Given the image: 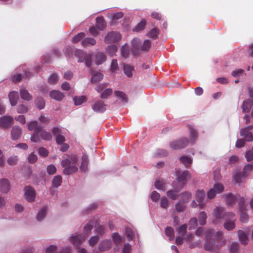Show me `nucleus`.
Returning a JSON list of instances; mask_svg holds the SVG:
<instances>
[{"mask_svg":"<svg viewBox=\"0 0 253 253\" xmlns=\"http://www.w3.org/2000/svg\"><path fill=\"white\" fill-rule=\"evenodd\" d=\"M117 50V47L115 45H110L108 46L106 48V52L108 54H109L110 56H113L115 52Z\"/></svg>","mask_w":253,"mask_h":253,"instance_id":"nucleus-47","label":"nucleus"},{"mask_svg":"<svg viewBox=\"0 0 253 253\" xmlns=\"http://www.w3.org/2000/svg\"><path fill=\"white\" fill-rule=\"evenodd\" d=\"M253 128V126H250L240 130V135L247 141H251L253 140V135L251 131Z\"/></svg>","mask_w":253,"mask_h":253,"instance_id":"nucleus-9","label":"nucleus"},{"mask_svg":"<svg viewBox=\"0 0 253 253\" xmlns=\"http://www.w3.org/2000/svg\"><path fill=\"white\" fill-rule=\"evenodd\" d=\"M211 231L210 230L209 233L206 235L207 241L205 244V249L207 251H211L215 250L216 249H218V247H215L214 245V241L212 239H210V237L211 236Z\"/></svg>","mask_w":253,"mask_h":253,"instance_id":"nucleus-11","label":"nucleus"},{"mask_svg":"<svg viewBox=\"0 0 253 253\" xmlns=\"http://www.w3.org/2000/svg\"><path fill=\"white\" fill-rule=\"evenodd\" d=\"M124 72L125 74L128 78H131L132 77L133 73L134 72V69L133 66L129 64H124Z\"/></svg>","mask_w":253,"mask_h":253,"instance_id":"nucleus-29","label":"nucleus"},{"mask_svg":"<svg viewBox=\"0 0 253 253\" xmlns=\"http://www.w3.org/2000/svg\"><path fill=\"white\" fill-rule=\"evenodd\" d=\"M239 249V244L237 242H233L230 246V253H237Z\"/></svg>","mask_w":253,"mask_h":253,"instance_id":"nucleus-50","label":"nucleus"},{"mask_svg":"<svg viewBox=\"0 0 253 253\" xmlns=\"http://www.w3.org/2000/svg\"><path fill=\"white\" fill-rule=\"evenodd\" d=\"M115 95L118 97L122 99L125 103H127L128 101L126 95L123 92L121 91H116L115 92Z\"/></svg>","mask_w":253,"mask_h":253,"instance_id":"nucleus-45","label":"nucleus"},{"mask_svg":"<svg viewBox=\"0 0 253 253\" xmlns=\"http://www.w3.org/2000/svg\"><path fill=\"white\" fill-rule=\"evenodd\" d=\"M46 170L49 174L52 175L56 172V168L54 165L51 164L47 166L46 168Z\"/></svg>","mask_w":253,"mask_h":253,"instance_id":"nucleus-63","label":"nucleus"},{"mask_svg":"<svg viewBox=\"0 0 253 253\" xmlns=\"http://www.w3.org/2000/svg\"><path fill=\"white\" fill-rule=\"evenodd\" d=\"M165 233L168 237H169V240H171L174 237L173 229L170 227H168L165 229Z\"/></svg>","mask_w":253,"mask_h":253,"instance_id":"nucleus-51","label":"nucleus"},{"mask_svg":"<svg viewBox=\"0 0 253 253\" xmlns=\"http://www.w3.org/2000/svg\"><path fill=\"white\" fill-rule=\"evenodd\" d=\"M106 105L101 100H97L94 102L91 105L92 110L97 113H103L106 110Z\"/></svg>","mask_w":253,"mask_h":253,"instance_id":"nucleus-12","label":"nucleus"},{"mask_svg":"<svg viewBox=\"0 0 253 253\" xmlns=\"http://www.w3.org/2000/svg\"><path fill=\"white\" fill-rule=\"evenodd\" d=\"M75 56L78 58L79 62H85V66L87 68H89L91 64V57L89 54H87L83 50L77 49L75 51Z\"/></svg>","mask_w":253,"mask_h":253,"instance_id":"nucleus-5","label":"nucleus"},{"mask_svg":"<svg viewBox=\"0 0 253 253\" xmlns=\"http://www.w3.org/2000/svg\"><path fill=\"white\" fill-rule=\"evenodd\" d=\"M230 216H228V219H225L226 221L224 223L223 226L225 229L227 230H232L235 228V219Z\"/></svg>","mask_w":253,"mask_h":253,"instance_id":"nucleus-20","label":"nucleus"},{"mask_svg":"<svg viewBox=\"0 0 253 253\" xmlns=\"http://www.w3.org/2000/svg\"><path fill=\"white\" fill-rule=\"evenodd\" d=\"M181 198L183 202L187 203L191 199V195L189 192L183 193L180 194Z\"/></svg>","mask_w":253,"mask_h":253,"instance_id":"nucleus-52","label":"nucleus"},{"mask_svg":"<svg viewBox=\"0 0 253 253\" xmlns=\"http://www.w3.org/2000/svg\"><path fill=\"white\" fill-rule=\"evenodd\" d=\"M206 193L203 190H198L196 194V199L199 203V205L200 209H203L205 206L204 202L205 198Z\"/></svg>","mask_w":253,"mask_h":253,"instance_id":"nucleus-16","label":"nucleus"},{"mask_svg":"<svg viewBox=\"0 0 253 253\" xmlns=\"http://www.w3.org/2000/svg\"><path fill=\"white\" fill-rule=\"evenodd\" d=\"M35 103L39 109H42L45 106V102L43 98L38 97L35 100Z\"/></svg>","mask_w":253,"mask_h":253,"instance_id":"nucleus-43","label":"nucleus"},{"mask_svg":"<svg viewBox=\"0 0 253 253\" xmlns=\"http://www.w3.org/2000/svg\"><path fill=\"white\" fill-rule=\"evenodd\" d=\"M8 98L11 106L16 105L19 99V94L18 92L12 91L8 94Z\"/></svg>","mask_w":253,"mask_h":253,"instance_id":"nucleus-24","label":"nucleus"},{"mask_svg":"<svg viewBox=\"0 0 253 253\" xmlns=\"http://www.w3.org/2000/svg\"><path fill=\"white\" fill-rule=\"evenodd\" d=\"M179 159L180 162L186 167H189L192 162V159L188 156H183L181 157Z\"/></svg>","mask_w":253,"mask_h":253,"instance_id":"nucleus-37","label":"nucleus"},{"mask_svg":"<svg viewBox=\"0 0 253 253\" xmlns=\"http://www.w3.org/2000/svg\"><path fill=\"white\" fill-rule=\"evenodd\" d=\"M99 239V238L97 235L92 236L88 240V244L89 246L93 247L98 243Z\"/></svg>","mask_w":253,"mask_h":253,"instance_id":"nucleus-59","label":"nucleus"},{"mask_svg":"<svg viewBox=\"0 0 253 253\" xmlns=\"http://www.w3.org/2000/svg\"><path fill=\"white\" fill-rule=\"evenodd\" d=\"M112 238L116 245H119L124 241V237L120 236L117 233L112 234Z\"/></svg>","mask_w":253,"mask_h":253,"instance_id":"nucleus-34","label":"nucleus"},{"mask_svg":"<svg viewBox=\"0 0 253 253\" xmlns=\"http://www.w3.org/2000/svg\"><path fill=\"white\" fill-rule=\"evenodd\" d=\"M187 225L183 224L177 228L178 233L181 236H184L186 232Z\"/></svg>","mask_w":253,"mask_h":253,"instance_id":"nucleus-61","label":"nucleus"},{"mask_svg":"<svg viewBox=\"0 0 253 253\" xmlns=\"http://www.w3.org/2000/svg\"><path fill=\"white\" fill-rule=\"evenodd\" d=\"M58 80L59 78L57 75L53 73L49 77L48 81L49 84H54L58 82Z\"/></svg>","mask_w":253,"mask_h":253,"instance_id":"nucleus-49","label":"nucleus"},{"mask_svg":"<svg viewBox=\"0 0 253 253\" xmlns=\"http://www.w3.org/2000/svg\"><path fill=\"white\" fill-rule=\"evenodd\" d=\"M145 25V21L142 20L133 28V30L136 32H139L144 29Z\"/></svg>","mask_w":253,"mask_h":253,"instance_id":"nucleus-48","label":"nucleus"},{"mask_svg":"<svg viewBox=\"0 0 253 253\" xmlns=\"http://www.w3.org/2000/svg\"><path fill=\"white\" fill-rule=\"evenodd\" d=\"M40 133L42 139L45 140H50L52 137L51 134L45 130H42V129Z\"/></svg>","mask_w":253,"mask_h":253,"instance_id":"nucleus-38","label":"nucleus"},{"mask_svg":"<svg viewBox=\"0 0 253 253\" xmlns=\"http://www.w3.org/2000/svg\"><path fill=\"white\" fill-rule=\"evenodd\" d=\"M78 158L75 155L71 156L69 159H64L61 162V166L64 168L63 173L66 175H70L77 171L78 168L77 166Z\"/></svg>","mask_w":253,"mask_h":253,"instance_id":"nucleus-1","label":"nucleus"},{"mask_svg":"<svg viewBox=\"0 0 253 253\" xmlns=\"http://www.w3.org/2000/svg\"><path fill=\"white\" fill-rule=\"evenodd\" d=\"M249 230L248 228H246L245 229V231L242 230H239L237 233L239 240L240 242L244 245H246L248 242V237L247 233L246 232H248Z\"/></svg>","mask_w":253,"mask_h":253,"instance_id":"nucleus-18","label":"nucleus"},{"mask_svg":"<svg viewBox=\"0 0 253 253\" xmlns=\"http://www.w3.org/2000/svg\"><path fill=\"white\" fill-rule=\"evenodd\" d=\"M124 14L122 12H118L115 13H111L109 15L110 19L116 20L123 17Z\"/></svg>","mask_w":253,"mask_h":253,"instance_id":"nucleus-54","label":"nucleus"},{"mask_svg":"<svg viewBox=\"0 0 253 253\" xmlns=\"http://www.w3.org/2000/svg\"><path fill=\"white\" fill-rule=\"evenodd\" d=\"M62 182V179L61 176L56 175L54 177L52 181V186L49 189L50 192L52 195H54L55 193L53 188H58L61 185Z\"/></svg>","mask_w":253,"mask_h":253,"instance_id":"nucleus-15","label":"nucleus"},{"mask_svg":"<svg viewBox=\"0 0 253 253\" xmlns=\"http://www.w3.org/2000/svg\"><path fill=\"white\" fill-rule=\"evenodd\" d=\"M82 45L84 46H87L88 45H94L96 43V41L93 38H87L84 39L82 41Z\"/></svg>","mask_w":253,"mask_h":253,"instance_id":"nucleus-41","label":"nucleus"},{"mask_svg":"<svg viewBox=\"0 0 253 253\" xmlns=\"http://www.w3.org/2000/svg\"><path fill=\"white\" fill-rule=\"evenodd\" d=\"M207 215L205 211H201L200 212L198 216V221L201 225H204L206 223V219Z\"/></svg>","mask_w":253,"mask_h":253,"instance_id":"nucleus-35","label":"nucleus"},{"mask_svg":"<svg viewBox=\"0 0 253 253\" xmlns=\"http://www.w3.org/2000/svg\"><path fill=\"white\" fill-rule=\"evenodd\" d=\"M151 199L154 202H158L160 198V195L156 191H153L150 194Z\"/></svg>","mask_w":253,"mask_h":253,"instance_id":"nucleus-58","label":"nucleus"},{"mask_svg":"<svg viewBox=\"0 0 253 253\" xmlns=\"http://www.w3.org/2000/svg\"><path fill=\"white\" fill-rule=\"evenodd\" d=\"M190 142L193 143L198 137L197 131L193 127L190 128Z\"/></svg>","mask_w":253,"mask_h":253,"instance_id":"nucleus-42","label":"nucleus"},{"mask_svg":"<svg viewBox=\"0 0 253 253\" xmlns=\"http://www.w3.org/2000/svg\"><path fill=\"white\" fill-rule=\"evenodd\" d=\"M106 56L103 53L98 52L96 55V64L97 65L101 64L106 61Z\"/></svg>","mask_w":253,"mask_h":253,"instance_id":"nucleus-33","label":"nucleus"},{"mask_svg":"<svg viewBox=\"0 0 253 253\" xmlns=\"http://www.w3.org/2000/svg\"><path fill=\"white\" fill-rule=\"evenodd\" d=\"M86 236L76 233L69 237V240L75 248H79L86 239Z\"/></svg>","mask_w":253,"mask_h":253,"instance_id":"nucleus-7","label":"nucleus"},{"mask_svg":"<svg viewBox=\"0 0 253 253\" xmlns=\"http://www.w3.org/2000/svg\"><path fill=\"white\" fill-rule=\"evenodd\" d=\"M96 26L100 30H103L105 27L104 19L103 17H97L96 18Z\"/></svg>","mask_w":253,"mask_h":253,"instance_id":"nucleus-40","label":"nucleus"},{"mask_svg":"<svg viewBox=\"0 0 253 253\" xmlns=\"http://www.w3.org/2000/svg\"><path fill=\"white\" fill-rule=\"evenodd\" d=\"M253 105V101L251 99L244 100L242 105V111L243 113H248Z\"/></svg>","mask_w":253,"mask_h":253,"instance_id":"nucleus-25","label":"nucleus"},{"mask_svg":"<svg viewBox=\"0 0 253 253\" xmlns=\"http://www.w3.org/2000/svg\"><path fill=\"white\" fill-rule=\"evenodd\" d=\"M154 185L156 189L162 191L165 190L166 183L164 182L163 179H159L156 180Z\"/></svg>","mask_w":253,"mask_h":253,"instance_id":"nucleus-32","label":"nucleus"},{"mask_svg":"<svg viewBox=\"0 0 253 253\" xmlns=\"http://www.w3.org/2000/svg\"><path fill=\"white\" fill-rule=\"evenodd\" d=\"M105 233V227L100 225H98L96 226L95 229V233L97 235H102Z\"/></svg>","mask_w":253,"mask_h":253,"instance_id":"nucleus-55","label":"nucleus"},{"mask_svg":"<svg viewBox=\"0 0 253 253\" xmlns=\"http://www.w3.org/2000/svg\"><path fill=\"white\" fill-rule=\"evenodd\" d=\"M197 225V218L195 217H193L191 218L189 222H188V226H189V229L192 230L193 229H195Z\"/></svg>","mask_w":253,"mask_h":253,"instance_id":"nucleus-57","label":"nucleus"},{"mask_svg":"<svg viewBox=\"0 0 253 253\" xmlns=\"http://www.w3.org/2000/svg\"><path fill=\"white\" fill-rule=\"evenodd\" d=\"M28 128L29 130H34V132L40 133L42 127L38 125L36 121H33L27 124Z\"/></svg>","mask_w":253,"mask_h":253,"instance_id":"nucleus-26","label":"nucleus"},{"mask_svg":"<svg viewBox=\"0 0 253 253\" xmlns=\"http://www.w3.org/2000/svg\"><path fill=\"white\" fill-rule=\"evenodd\" d=\"M47 211V208L43 207L37 213L36 218L39 221L42 220L45 217Z\"/></svg>","mask_w":253,"mask_h":253,"instance_id":"nucleus-30","label":"nucleus"},{"mask_svg":"<svg viewBox=\"0 0 253 253\" xmlns=\"http://www.w3.org/2000/svg\"><path fill=\"white\" fill-rule=\"evenodd\" d=\"M169 201L166 197H163L160 200V206L161 208L167 210L169 207Z\"/></svg>","mask_w":253,"mask_h":253,"instance_id":"nucleus-53","label":"nucleus"},{"mask_svg":"<svg viewBox=\"0 0 253 253\" xmlns=\"http://www.w3.org/2000/svg\"><path fill=\"white\" fill-rule=\"evenodd\" d=\"M224 189V186L220 183H216L213 185L212 188H211L208 191L207 195L209 199H213L217 194L221 193Z\"/></svg>","mask_w":253,"mask_h":253,"instance_id":"nucleus-8","label":"nucleus"},{"mask_svg":"<svg viewBox=\"0 0 253 253\" xmlns=\"http://www.w3.org/2000/svg\"><path fill=\"white\" fill-rule=\"evenodd\" d=\"M82 163L80 169L82 171H86L87 170L88 157L85 154H83L82 158Z\"/></svg>","mask_w":253,"mask_h":253,"instance_id":"nucleus-31","label":"nucleus"},{"mask_svg":"<svg viewBox=\"0 0 253 253\" xmlns=\"http://www.w3.org/2000/svg\"><path fill=\"white\" fill-rule=\"evenodd\" d=\"M92 228V225L90 223H87L84 228V233L82 234L83 236H86V237L89 235L91 232Z\"/></svg>","mask_w":253,"mask_h":253,"instance_id":"nucleus-46","label":"nucleus"},{"mask_svg":"<svg viewBox=\"0 0 253 253\" xmlns=\"http://www.w3.org/2000/svg\"><path fill=\"white\" fill-rule=\"evenodd\" d=\"M226 204L229 206H232L235 202L238 204L239 209L241 211L245 209V200L243 197L236 195L235 196L231 194H226L223 196Z\"/></svg>","mask_w":253,"mask_h":253,"instance_id":"nucleus-2","label":"nucleus"},{"mask_svg":"<svg viewBox=\"0 0 253 253\" xmlns=\"http://www.w3.org/2000/svg\"><path fill=\"white\" fill-rule=\"evenodd\" d=\"M21 128L18 126H14L11 131V138L13 140H17L21 136Z\"/></svg>","mask_w":253,"mask_h":253,"instance_id":"nucleus-23","label":"nucleus"},{"mask_svg":"<svg viewBox=\"0 0 253 253\" xmlns=\"http://www.w3.org/2000/svg\"><path fill=\"white\" fill-rule=\"evenodd\" d=\"M158 34H159V29L157 28H155L153 29L149 32L150 37L153 38L154 39H155L157 38Z\"/></svg>","mask_w":253,"mask_h":253,"instance_id":"nucleus-64","label":"nucleus"},{"mask_svg":"<svg viewBox=\"0 0 253 253\" xmlns=\"http://www.w3.org/2000/svg\"><path fill=\"white\" fill-rule=\"evenodd\" d=\"M189 141L186 138H182L178 140L171 141L169 143V148L171 150H178L186 147Z\"/></svg>","mask_w":253,"mask_h":253,"instance_id":"nucleus-6","label":"nucleus"},{"mask_svg":"<svg viewBox=\"0 0 253 253\" xmlns=\"http://www.w3.org/2000/svg\"><path fill=\"white\" fill-rule=\"evenodd\" d=\"M0 190L2 193H6L10 190V182L7 179H3L0 180Z\"/></svg>","mask_w":253,"mask_h":253,"instance_id":"nucleus-21","label":"nucleus"},{"mask_svg":"<svg viewBox=\"0 0 253 253\" xmlns=\"http://www.w3.org/2000/svg\"><path fill=\"white\" fill-rule=\"evenodd\" d=\"M173 187L174 190H170L167 191V196L170 199L175 200L177 197V194L179 191L181 189H180V186L176 185V183H173Z\"/></svg>","mask_w":253,"mask_h":253,"instance_id":"nucleus-17","label":"nucleus"},{"mask_svg":"<svg viewBox=\"0 0 253 253\" xmlns=\"http://www.w3.org/2000/svg\"><path fill=\"white\" fill-rule=\"evenodd\" d=\"M225 209L223 207H216L213 210V220L212 222L215 223H218L221 219L224 218L228 219V216L233 217L235 214L232 212H225Z\"/></svg>","mask_w":253,"mask_h":253,"instance_id":"nucleus-3","label":"nucleus"},{"mask_svg":"<svg viewBox=\"0 0 253 253\" xmlns=\"http://www.w3.org/2000/svg\"><path fill=\"white\" fill-rule=\"evenodd\" d=\"M50 97L56 101H60L64 97V94L59 90H52L49 93Z\"/></svg>","mask_w":253,"mask_h":253,"instance_id":"nucleus-22","label":"nucleus"},{"mask_svg":"<svg viewBox=\"0 0 253 253\" xmlns=\"http://www.w3.org/2000/svg\"><path fill=\"white\" fill-rule=\"evenodd\" d=\"M13 118L10 116H5L0 119V126L2 128H8L11 125Z\"/></svg>","mask_w":253,"mask_h":253,"instance_id":"nucleus-19","label":"nucleus"},{"mask_svg":"<svg viewBox=\"0 0 253 253\" xmlns=\"http://www.w3.org/2000/svg\"><path fill=\"white\" fill-rule=\"evenodd\" d=\"M25 197L29 202H33L35 200L36 197V193L33 188L27 186L24 189Z\"/></svg>","mask_w":253,"mask_h":253,"instance_id":"nucleus-14","label":"nucleus"},{"mask_svg":"<svg viewBox=\"0 0 253 253\" xmlns=\"http://www.w3.org/2000/svg\"><path fill=\"white\" fill-rule=\"evenodd\" d=\"M176 177L177 181L173 182V183H176V185L180 186V189H182L187 180L190 178V173L187 170L183 171L177 170L176 173Z\"/></svg>","mask_w":253,"mask_h":253,"instance_id":"nucleus-4","label":"nucleus"},{"mask_svg":"<svg viewBox=\"0 0 253 253\" xmlns=\"http://www.w3.org/2000/svg\"><path fill=\"white\" fill-rule=\"evenodd\" d=\"M20 96L22 99L30 101L32 99V96L29 93L25 87H22L20 89Z\"/></svg>","mask_w":253,"mask_h":253,"instance_id":"nucleus-28","label":"nucleus"},{"mask_svg":"<svg viewBox=\"0 0 253 253\" xmlns=\"http://www.w3.org/2000/svg\"><path fill=\"white\" fill-rule=\"evenodd\" d=\"M246 176H245L244 173L242 174L240 172L236 171V172H235V173L233 176V178L234 181L236 183H237L239 185H241L242 183V182H244V178Z\"/></svg>","mask_w":253,"mask_h":253,"instance_id":"nucleus-27","label":"nucleus"},{"mask_svg":"<svg viewBox=\"0 0 253 253\" xmlns=\"http://www.w3.org/2000/svg\"><path fill=\"white\" fill-rule=\"evenodd\" d=\"M73 100L76 105H80L86 101V98L84 96H75Z\"/></svg>","mask_w":253,"mask_h":253,"instance_id":"nucleus-44","label":"nucleus"},{"mask_svg":"<svg viewBox=\"0 0 253 253\" xmlns=\"http://www.w3.org/2000/svg\"><path fill=\"white\" fill-rule=\"evenodd\" d=\"M28 108L23 104H19L17 107V112L20 114L26 113L28 112Z\"/></svg>","mask_w":253,"mask_h":253,"instance_id":"nucleus-56","label":"nucleus"},{"mask_svg":"<svg viewBox=\"0 0 253 253\" xmlns=\"http://www.w3.org/2000/svg\"><path fill=\"white\" fill-rule=\"evenodd\" d=\"M113 91L110 88H107L103 91L101 94L100 97L101 98L105 99L112 94Z\"/></svg>","mask_w":253,"mask_h":253,"instance_id":"nucleus-60","label":"nucleus"},{"mask_svg":"<svg viewBox=\"0 0 253 253\" xmlns=\"http://www.w3.org/2000/svg\"><path fill=\"white\" fill-rule=\"evenodd\" d=\"M85 35L84 33H80L74 37L72 39V42L74 43H76L80 41L82 39L84 38Z\"/></svg>","mask_w":253,"mask_h":253,"instance_id":"nucleus-62","label":"nucleus"},{"mask_svg":"<svg viewBox=\"0 0 253 253\" xmlns=\"http://www.w3.org/2000/svg\"><path fill=\"white\" fill-rule=\"evenodd\" d=\"M91 72L92 74L91 77V82L92 83H96L99 82L103 78V75L102 74L99 72H96L95 73H93L92 71L91 70Z\"/></svg>","mask_w":253,"mask_h":253,"instance_id":"nucleus-36","label":"nucleus"},{"mask_svg":"<svg viewBox=\"0 0 253 253\" xmlns=\"http://www.w3.org/2000/svg\"><path fill=\"white\" fill-rule=\"evenodd\" d=\"M246 207L245 205V209L241 211L240 209L241 213H240V221L242 222H247L249 220V216L248 214L245 212Z\"/></svg>","mask_w":253,"mask_h":253,"instance_id":"nucleus-39","label":"nucleus"},{"mask_svg":"<svg viewBox=\"0 0 253 253\" xmlns=\"http://www.w3.org/2000/svg\"><path fill=\"white\" fill-rule=\"evenodd\" d=\"M112 246V242L110 240H103L98 246V249L100 252H105L109 250Z\"/></svg>","mask_w":253,"mask_h":253,"instance_id":"nucleus-13","label":"nucleus"},{"mask_svg":"<svg viewBox=\"0 0 253 253\" xmlns=\"http://www.w3.org/2000/svg\"><path fill=\"white\" fill-rule=\"evenodd\" d=\"M121 36L117 32H109L105 38V42L106 43H113L118 42L120 40Z\"/></svg>","mask_w":253,"mask_h":253,"instance_id":"nucleus-10","label":"nucleus"}]
</instances>
